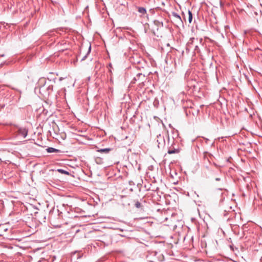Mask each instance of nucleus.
<instances>
[{"label": "nucleus", "instance_id": "nucleus-1", "mask_svg": "<svg viewBox=\"0 0 262 262\" xmlns=\"http://www.w3.org/2000/svg\"><path fill=\"white\" fill-rule=\"evenodd\" d=\"M197 41V39H195L194 38H190V39L187 44V49H191L194 48V50L197 51L199 47L197 45H194L195 42Z\"/></svg>", "mask_w": 262, "mask_h": 262}, {"label": "nucleus", "instance_id": "nucleus-2", "mask_svg": "<svg viewBox=\"0 0 262 262\" xmlns=\"http://www.w3.org/2000/svg\"><path fill=\"white\" fill-rule=\"evenodd\" d=\"M145 79L144 75L142 74L141 73H138L136 76L134 78L131 83H135L136 82L138 81L139 83H143V80Z\"/></svg>", "mask_w": 262, "mask_h": 262}, {"label": "nucleus", "instance_id": "nucleus-3", "mask_svg": "<svg viewBox=\"0 0 262 262\" xmlns=\"http://www.w3.org/2000/svg\"><path fill=\"white\" fill-rule=\"evenodd\" d=\"M17 132L19 136L25 138L28 135V130L26 127H19Z\"/></svg>", "mask_w": 262, "mask_h": 262}, {"label": "nucleus", "instance_id": "nucleus-4", "mask_svg": "<svg viewBox=\"0 0 262 262\" xmlns=\"http://www.w3.org/2000/svg\"><path fill=\"white\" fill-rule=\"evenodd\" d=\"M180 152V150L179 148H169L167 151V153L168 154H177Z\"/></svg>", "mask_w": 262, "mask_h": 262}, {"label": "nucleus", "instance_id": "nucleus-5", "mask_svg": "<svg viewBox=\"0 0 262 262\" xmlns=\"http://www.w3.org/2000/svg\"><path fill=\"white\" fill-rule=\"evenodd\" d=\"M157 142L158 143V147H160V145H162V144L161 143V142L164 143L165 140L164 138L162 137L160 135L157 136Z\"/></svg>", "mask_w": 262, "mask_h": 262}, {"label": "nucleus", "instance_id": "nucleus-6", "mask_svg": "<svg viewBox=\"0 0 262 262\" xmlns=\"http://www.w3.org/2000/svg\"><path fill=\"white\" fill-rule=\"evenodd\" d=\"M172 16L175 18L176 19V20H177V21H180V23H182V19H181V16L178 14H177V13L176 12H172Z\"/></svg>", "mask_w": 262, "mask_h": 262}, {"label": "nucleus", "instance_id": "nucleus-7", "mask_svg": "<svg viewBox=\"0 0 262 262\" xmlns=\"http://www.w3.org/2000/svg\"><path fill=\"white\" fill-rule=\"evenodd\" d=\"M111 150V149L110 148H102L98 149L97 151L100 153H105L107 154Z\"/></svg>", "mask_w": 262, "mask_h": 262}, {"label": "nucleus", "instance_id": "nucleus-8", "mask_svg": "<svg viewBox=\"0 0 262 262\" xmlns=\"http://www.w3.org/2000/svg\"><path fill=\"white\" fill-rule=\"evenodd\" d=\"M46 150L49 153L58 152L59 151V150L54 148L53 147H48V148L46 149Z\"/></svg>", "mask_w": 262, "mask_h": 262}, {"label": "nucleus", "instance_id": "nucleus-9", "mask_svg": "<svg viewBox=\"0 0 262 262\" xmlns=\"http://www.w3.org/2000/svg\"><path fill=\"white\" fill-rule=\"evenodd\" d=\"M138 11L142 15H144L146 13L145 8L141 7H138Z\"/></svg>", "mask_w": 262, "mask_h": 262}, {"label": "nucleus", "instance_id": "nucleus-10", "mask_svg": "<svg viewBox=\"0 0 262 262\" xmlns=\"http://www.w3.org/2000/svg\"><path fill=\"white\" fill-rule=\"evenodd\" d=\"M135 206L137 208H140L142 209L143 205H142V203L138 201H135Z\"/></svg>", "mask_w": 262, "mask_h": 262}, {"label": "nucleus", "instance_id": "nucleus-11", "mask_svg": "<svg viewBox=\"0 0 262 262\" xmlns=\"http://www.w3.org/2000/svg\"><path fill=\"white\" fill-rule=\"evenodd\" d=\"M57 171H58L59 173H61V174H66V175H69L70 174V173L69 171H66L64 169H57Z\"/></svg>", "mask_w": 262, "mask_h": 262}, {"label": "nucleus", "instance_id": "nucleus-12", "mask_svg": "<svg viewBox=\"0 0 262 262\" xmlns=\"http://www.w3.org/2000/svg\"><path fill=\"white\" fill-rule=\"evenodd\" d=\"M91 50V45H90L86 54H85V55H84L82 57V58L81 59V61H83V60H84L86 58L88 55L90 53Z\"/></svg>", "mask_w": 262, "mask_h": 262}, {"label": "nucleus", "instance_id": "nucleus-13", "mask_svg": "<svg viewBox=\"0 0 262 262\" xmlns=\"http://www.w3.org/2000/svg\"><path fill=\"white\" fill-rule=\"evenodd\" d=\"M188 21L190 24L192 20V13L190 10H188Z\"/></svg>", "mask_w": 262, "mask_h": 262}, {"label": "nucleus", "instance_id": "nucleus-14", "mask_svg": "<svg viewBox=\"0 0 262 262\" xmlns=\"http://www.w3.org/2000/svg\"><path fill=\"white\" fill-rule=\"evenodd\" d=\"M96 162L97 164H100L102 163V159L99 157H97L95 159Z\"/></svg>", "mask_w": 262, "mask_h": 262}, {"label": "nucleus", "instance_id": "nucleus-15", "mask_svg": "<svg viewBox=\"0 0 262 262\" xmlns=\"http://www.w3.org/2000/svg\"><path fill=\"white\" fill-rule=\"evenodd\" d=\"M154 22H155V23L156 24H157V25H158V24H161V25H162V26L163 25L162 23H160V22H159V21H155Z\"/></svg>", "mask_w": 262, "mask_h": 262}, {"label": "nucleus", "instance_id": "nucleus-16", "mask_svg": "<svg viewBox=\"0 0 262 262\" xmlns=\"http://www.w3.org/2000/svg\"><path fill=\"white\" fill-rule=\"evenodd\" d=\"M215 180L216 181H220L221 180V179L220 178H215Z\"/></svg>", "mask_w": 262, "mask_h": 262}, {"label": "nucleus", "instance_id": "nucleus-17", "mask_svg": "<svg viewBox=\"0 0 262 262\" xmlns=\"http://www.w3.org/2000/svg\"><path fill=\"white\" fill-rule=\"evenodd\" d=\"M1 56H2V57H3V56H4V54H3V55H1Z\"/></svg>", "mask_w": 262, "mask_h": 262}]
</instances>
